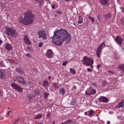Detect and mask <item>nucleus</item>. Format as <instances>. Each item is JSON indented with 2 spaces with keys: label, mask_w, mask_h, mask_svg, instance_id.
Returning <instances> with one entry per match:
<instances>
[{
  "label": "nucleus",
  "mask_w": 124,
  "mask_h": 124,
  "mask_svg": "<svg viewBox=\"0 0 124 124\" xmlns=\"http://www.w3.org/2000/svg\"><path fill=\"white\" fill-rule=\"evenodd\" d=\"M28 124H29L28 123Z\"/></svg>",
  "instance_id": "64"
},
{
  "label": "nucleus",
  "mask_w": 124,
  "mask_h": 124,
  "mask_svg": "<svg viewBox=\"0 0 124 124\" xmlns=\"http://www.w3.org/2000/svg\"><path fill=\"white\" fill-rule=\"evenodd\" d=\"M34 71H35L36 73L38 72V70H37L36 69H34Z\"/></svg>",
  "instance_id": "48"
},
{
  "label": "nucleus",
  "mask_w": 124,
  "mask_h": 124,
  "mask_svg": "<svg viewBox=\"0 0 124 124\" xmlns=\"http://www.w3.org/2000/svg\"><path fill=\"white\" fill-rule=\"evenodd\" d=\"M101 50L97 48V49L96 53V55L99 58L101 57Z\"/></svg>",
  "instance_id": "17"
},
{
  "label": "nucleus",
  "mask_w": 124,
  "mask_h": 124,
  "mask_svg": "<svg viewBox=\"0 0 124 124\" xmlns=\"http://www.w3.org/2000/svg\"><path fill=\"white\" fill-rule=\"evenodd\" d=\"M83 19L81 16H79V20L78 22V24H80L82 23Z\"/></svg>",
  "instance_id": "25"
},
{
  "label": "nucleus",
  "mask_w": 124,
  "mask_h": 124,
  "mask_svg": "<svg viewBox=\"0 0 124 124\" xmlns=\"http://www.w3.org/2000/svg\"><path fill=\"white\" fill-rule=\"evenodd\" d=\"M22 83H23L24 84H25L26 83V82L24 81V80H23V81L22 82Z\"/></svg>",
  "instance_id": "47"
},
{
  "label": "nucleus",
  "mask_w": 124,
  "mask_h": 124,
  "mask_svg": "<svg viewBox=\"0 0 124 124\" xmlns=\"http://www.w3.org/2000/svg\"><path fill=\"white\" fill-rule=\"evenodd\" d=\"M35 0L37 1H39V0Z\"/></svg>",
  "instance_id": "54"
},
{
  "label": "nucleus",
  "mask_w": 124,
  "mask_h": 124,
  "mask_svg": "<svg viewBox=\"0 0 124 124\" xmlns=\"http://www.w3.org/2000/svg\"><path fill=\"white\" fill-rule=\"evenodd\" d=\"M93 112V110H91L89 111V115L90 116L92 115Z\"/></svg>",
  "instance_id": "35"
},
{
  "label": "nucleus",
  "mask_w": 124,
  "mask_h": 124,
  "mask_svg": "<svg viewBox=\"0 0 124 124\" xmlns=\"http://www.w3.org/2000/svg\"><path fill=\"white\" fill-rule=\"evenodd\" d=\"M106 45L104 42H103L101 43L98 46V48L102 50V49L105 47Z\"/></svg>",
  "instance_id": "18"
},
{
  "label": "nucleus",
  "mask_w": 124,
  "mask_h": 124,
  "mask_svg": "<svg viewBox=\"0 0 124 124\" xmlns=\"http://www.w3.org/2000/svg\"><path fill=\"white\" fill-rule=\"evenodd\" d=\"M19 78H22L21 77L19 76Z\"/></svg>",
  "instance_id": "60"
},
{
  "label": "nucleus",
  "mask_w": 124,
  "mask_h": 124,
  "mask_svg": "<svg viewBox=\"0 0 124 124\" xmlns=\"http://www.w3.org/2000/svg\"><path fill=\"white\" fill-rule=\"evenodd\" d=\"M109 0H100V2L101 5L103 6H108L109 5Z\"/></svg>",
  "instance_id": "14"
},
{
  "label": "nucleus",
  "mask_w": 124,
  "mask_h": 124,
  "mask_svg": "<svg viewBox=\"0 0 124 124\" xmlns=\"http://www.w3.org/2000/svg\"><path fill=\"white\" fill-rule=\"evenodd\" d=\"M11 112V111L10 110L7 113V117H8L10 115V112Z\"/></svg>",
  "instance_id": "41"
},
{
  "label": "nucleus",
  "mask_w": 124,
  "mask_h": 124,
  "mask_svg": "<svg viewBox=\"0 0 124 124\" xmlns=\"http://www.w3.org/2000/svg\"><path fill=\"white\" fill-rule=\"evenodd\" d=\"M5 72L4 70L0 69V78H4L5 77Z\"/></svg>",
  "instance_id": "20"
},
{
  "label": "nucleus",
  "mask_w": 124,
  "mask_h": 124,
  "mask_svg": "<svg viewBox=\"0 0 124 124\" xmlns=\"http://www.w3.org/2000/svg\"><path fill=\"white\" fill-rule=\"evenodd\" d=\"M53 124H55V123L54 122H53Z\"/></svg>",
  "instance_id": "56"
},
{
  "label": "nucleus",
  "mask_w": 124,
  "mask_h": 124,
  "mask_svg": "<svg viewBox=\"0 0 124 124\" xmlns=\"http://www.w3.org/2000/svg\"><path fill=\"white\" fill-rule=\"evenodd\" d=\"M53 87L56 88H58L60 86L55 83H53Z\"/></svg>",
  "instance_id": "30"
},
{
  "label": "nucleus",
  "mask_w": 124,
  "mask_h": 124,
  "mask_svg": "<svg viewBox=\"0 0 124 124\" xmlns=\"http://www.w3.org/2000/svg\"><path fill=\"white\" fill-rule=\"evenodd\" d=\"M85 115H87V112H85Z\"/></svg>",
  "instance_id": "53"
},
{
  "label": "nucleus",
  "mask_w": 124,
  "mask_h": 124,
  "mask_svg": "<svg viewBox=\"0 0 124 124\" xmlns=\"http://www.w3.org/2000/svg\"><path fill=\"white\" fill-rule=\"evenodd\" d=\"M59 13H61V12L59 11Z\"/></svg>",
  "instance_id": "57"
},
{
  "label": "nucleus",
  "mask_w": 124,
  "mask_h": 124,
  "mask_svg": "<svg viewBox=\"0 0 124 124\" xmlns=\"http://www.w3.org/2000/svg\"><path fill=\"white\" fill-rule=\"evenodd\" d=\"M88 18L93 23L95 22V19L94 17H92L91 16H88Z\"/></svg>",
  "instance_id": "27"
},
{
  "label": "nucleus",
  "mask_w": 124,
  "mask_h": 124,
  "mask_svg": "<svg viewBox=\"0 0 124 124\" xmlns=\"http://www.w3.org/2000/svg\"><path fill=\"white\" fill-rule=\"evenodd\" d=\"M49 78V79H50V78Z\"/></svg>",
  "instance_id": "63"
},
{
  "label": "nucleus",
  "mask_w": 124,
  "mask_h": 124,
  "mask_svg": "<svg viewBox=\"0 0 124 124\" xmlns=\"http://www.w3.org/2000/svg\"><path fill=\"white\" fill-rule=\"evenodd\" d=\"M25 56H27V57H31V56H30V54L29 53H27V54H26Z\"/></svg>",
  "instance_id": "42"
},
{
  "label": "nucleus",
  "mask_w": 124,
  "mask_h": 124,
  "mask_svg": "<svg viewBox=\"0 0 124 124\" xmlns=\"http://www.w3.org/2000/svg\"><path fill=\"white\" fill-rule=\"evenodd\" d=\"M76 100L73 99L72 97H69L67 100L66 103L67 105H74L76 103Z\"/></svg>",
  "instance_id": "8"
},
{
  "label": "nucleus",
  "mask_w": 124,
  "mask_h": 124,
  "mask_svg": "<svg viewBox=\"0 0 124 124\" xmlns=\"http://www.w3.org/2000/svg\"><path fill=\"white\" fill-rule=\"evenodd\" d=\"M110 123V122L109 121H108L107 122V124H109Z\"/></svg>",
  "instance_id": "51"
},
{
  "label": "nucleus",
  "mask_w": 124,
  "mask_h": 124,
  "mask_svg": "<svg viewBox=\"0 0 124 124\" xmlns=\"http://www.w3.org/2000/svg\"><path fill=\"white\" fill-rule=\"evenodd\" d=\"M98 99L100 102H103L107 103L108 101V100L107 98L103 96L100 97Z\"/></svg>",
  "instance_id": "13"
},
{
  "label": "nucleus",
  "mask_w": 124,
  "mask_h": 124,
  "mask_svg": "<svg viewBox=\"0 0 124 124\" xmlns=\"http://www.w3.org/2000/svg\"><path fill=\"white\" fill-rule=\"evenodd\" d=\"M118 68L122 72H124V64H122L120 65Z\"/></svg>",
  "instance_id": "22"
},
{
  "label": "nucleus",
  "mask_w": 124,
  "mask_h": 124,
  "mask_svg": "<svg viewBox=\"0 0 124 124\" xmlns=\"http://www.w3.org/2000/svg\"><path fill=\"white\" fill-rule=\"evenodd\" d=\"M20 69H17L16 70V71L17 72H18L19 73H20L21 72H20Z\"/></svg>",
  "instance_id": "45"
},
{
  "label": "nucleus",
  "mask_w": 124,
  "mask_h": 124,
  "mask_svg": "<svg viewBox=\"0 0 124 124\" xmlns=\"http://www.w3.org/2000/svg\"><path fill=\"white\" fill-rule=\"evenodd\" d=\"M28 98H29V100H31L32 99V96L30 95H28Z\"/></svg>",
  "instance_id": "38"
},
{
  "label": "nucleus",
  "mask_w": 124,
  "mask_h": 124,
  "mask_svg": "<svg viewBox=\"0 0 124 124\" xmlns=\"http://www.w3.org/2000/svg\"><path fill=\"white\" fill-rule=\"evenodd\" d=\"M53 53L51 49H48L45 54V56L47 57L52 58L53 57Z\"/></svg>",
  "instance_id": "12"
},
{
  "label": "nucleus",
  "mask_w": 124,
  "mask_h": 124,
  "mask_svg": "<svg viewBox=\"0 0 124 124\" xmlns=\"http://www.w3.org/2000/svg\"><path fill=\"white\" fill-rule=\"evenodd\" d=\"M122 11L123 12H124V8L122 10Z\"/></svg>",
  "instance_id": "50"
},
{
  "label": "nucleus",
  "mask_w": 124,
  "mask_h": 124,
  "mask_svg": "<svg viewBox=\"0 0 124 124\" xmlns=\"http://www.w3.org/2000/svg\"><path fill=\"white\" fill-rule=\"evenodd\" d=\"M20 119L19 118H18V119H16L15 121L14 122L13 124H14L15 123H17V122H18L19 120Z\"/></svg>",
  "instance_id": "40"
},
{
  "label": "nucleus",
  "mask_w": 124,
  "mask_h": 124,
  "mask_svg": "<svg viewBox=\"0 0 124 124\" xmlns=\"http://www.w3.org/2000/svg\"><path fill=\"white\" fill-rule=\"evenodd\" d=\"M24 42L26 45H29L31 44V42L29 40V39L27 36H24Z\"/></svg>",
  "instance_id": "15"
},
{
  "label": "nucleus",
  "mask_w": 124,
  "mask_h": 124,
  "mask_svg": "<svg viewBox=\"0 0 124 124\" xmlns=\"http://www.w3.org/2000/svg\"><path fill=\"white\" fill-rule=\"evenodd\" d=\"M11 86L15 90H16L20 92L22 91L23 89L22 88L17 84L13 83H12Z\"/></svg>",
  "instance_id": "11"
},
{
  "label": "nucleus",
  "mask_w": 124,
  "mask_h": 124,
  "mask_svg": "<svg viewBox=\"0 0 124 124\" xmlns=\"http://www.w3.org/2000/svg\"><path fill=\"white\" fill-rule=\"evenodd\" d=\"M39 38H42L43 39H46L47 38V35L46 32L44 30H40L38 32Z\"/></svg>",
  "instance_id": "7"
},
{
  "label": "nucleus",
  "mask_w": 124,
  "mask_h": 124,
  "mask_svg": "<svg viewBox=\"0 0 124 124\" xmlns=\"http://www.w3.org/2000/svg\"><path fill=\"white\" fill-rule=\"evenodd\" d=\"M83 64L86 66L92 65L93 63V59L87 58L86 56L84 57Z\"/></svg>",
  "instance_id": "6"
},
{
  "label": "nucleus",
  "mask_w": 124,
  "mask_h": 124,
  "mask_svg": "<svg viewBox=\"0 0 124 124\" xmlns=\"http://www.w3.org/2000/svg\"><path fill=\"white\" fill-rule=\"evenodd\" d=\"M68 63V61H65L63 62L62 63V65L63 66H65V65H66Z\"/></svg>",
  "instance_id": "36"
},
{
  "label": "nucleus",
  "mask_w": 124,
  "mask_h": 124,
  "mask_svg": "<svg viewBox=\"0 0 124 124\" xmlns=\"http://www.w3.org/2000/svg\"><path fill=\"white\" fill-rule=\"evenodd\" d=\"M49 78H51V77H50V76H49Z\"/></svg>",
  "instance_id": "62"
},
{
  "label": "nucleus",
  "mask_w": 124,
  "mask_h": 124,
  "mask_svg": "<svg viewBox=\"0 0 124 124\" xmlns=\"http://www.w3.org/2000/svg\"><path fill=\"white\" fill-rule=\"evenodd\" d=\"M5 47L6 49L8 50H11L12 48V46L9 43H6Z\"/></svg>",
  "instance_id": "23"
},
{
  "label": "nucleus",
  "mask_w": 124,
  "mask_h": 124,
  "mask_svg": "<svg viewBox=\"0 0 124 124\" xmlns=\"http://www.w3.org/2000/svg\"><path fill=\"white\" fill-rule=\"evenodd\" d=\"M65 89L63 88H62L60 89L59 90V93L60 94L63 95L65 93Z\"/></svg>",
  "instance_id": "19"
},
{
  "label": "nucleus",
  "mask_w": 124,
  "mask_h": 124,
  "mask_svg": "<svg viewBox=\"0 0 124 124\" xmlns=\"http://www.w3.org/2000/svg\"><path fill=\"white\" fill-rule=\"evenodd\" d=\"M25 15L23 19L20 20V22L23 24L28 25L32 23L34 19V16L31 12L27 11L24 13Z\"/></svg>",
  "instance_id": "2"
},
{
  "label": "nucleus",
  "mask_w": 124,
  "mask_h": 124,
  "mask_svg": "<svg viewBox=\"0 0 124 124\" xmlns=\"http://www.w3.org/2000/svg\"><path fill=\"white\" fill-rule=\"evenodd\" d=\"M107 85V82L106 81L104 80L103 81L102 83V86H106Z\"/></svg>",
  "instance_id": "31"
},
{
  "label": "nucleus",
  "mask_w": 124,
  "mask_h": 124,
  "mask_svg": "<svg viewBox=\"0 0 124 124\" xmlns=\"http://www.w3.org/2000/svg\"><path fill=\"white\" fill-rule=\"evenodd\" d=\"M48 84V83L46 81H44L43 83V85L45 87Z\"/></svg>",
  "instance_id": "29"
},
{
  "label": "nucleus",
  "mask_w": 124,
  "mask_h": 124,
  "mask_svg": "<svg viewBox=\"0 0 124 124\" xmlns=\"http://www.w3.org/2000/svg\"><path fill=\"white\" fill-rule=\"evenodd\" d=\"M105 16L106 18V19L107 18L108 19H110L111 16V15L109 13H108L107 14H106L105 15Z\"/></svg>",
  "instance_id": "26"
},
{
  "label": "nucleus",
  "mask_w": 124,
  "mask_h": 124,
  "mask_svg": "<svg viewBox=\"0 0 124 124\" xmlns=\"http://www.w3.org/2000/svg\"><path fill=\"white\" fill-rule=\"evenodd\" d=\"M91 68H93V66L92 65H91Z\"/></svg>",
  "instance_id": "55"
},
{
  "label": "nucleus",
  "mask_w": 124,
  "mask_h": 124,
  "mask_svg": "<svg viewBox=\"0 0 124 124\" xmlns=\"http://www.w3.org/2000/svg\"><path fill=\"white\" fill-rule=\"evenodd\" d=\"M39 124H43L42 123H39Z\"/></svg>",
  "instance_id": "58"
},
{
  "label": "nucleus",
  "mask_w": 124,
  "mask_h": 124,
  "mask_svg": "<svg viewBox=\"0 0 124 124\" xmlns=\"http://www.w3.org/2000/svg\"><path fill=\"white\" fill-rule=\"evenodd\" d=\"M13 80L14 81H15V79H13Z\"/></svg>",
  "instance_id": "59"
},
{
  "label": "nucleus",
  "mask_w": 124,
  "mask_h": 124,
  "mask_svg": "<svg viewBox=\"0 0 124 124\" xmlns=\"http://www.w3.org/2000/svg\"><path fill=\"white\" fill-rule=\"evenodd\" d=\"M71 120L70 119L68 120L65 122L62 123V124H69V123L71 122Z\"/></svg>",
  "instance_id": "28"
},
{
  "label": "nucleus",
  "mask_w": 124,
  "mask_h": 124,
  "mask_svg": "<svg viewBox=\"0 0 124 124\" xmlns=\"http://www.w3.org/2000/svg\"><path fill=\"white\" fill-rule=\"evenodd\" d=\"M2 42V41L1 40H0V46L1 45V43Z\"/></svg>",
  "instance_id": "52"
},
{
  "label": "nucleus",
  "mask_w": 124,
  "mask_h": 124,
  "mask_svg": "<svg viewBox=\"0 0 124 124\" xmlns=\"http://www.w3.org/2000/svg\"><path fill=\"white\" fill-rule=\"evenodd\" d=\"M39 3L40 4V6L41 7V5L43 3V1L42 0H39Z\"/></svg>",
  "instance_id": "37"
},
{
  "label": "nucleus",
  "mask_w": 124,
  "mask_h": 124,
  "mask_svg": "<svg viewBox=\"0 0 124 124\" xmlns=\"http://www.w3.org/2000/svg\"><path fill=\"white\" fill-rule=\"evenodd\" d=\"M21 71H22V72H23V70H22Z\"/></svg>",
  "instance_id": "61"
},
{
  "label": "nucleus",
  "mask_w": 124,
  "mask_h": 124,
  "mask_svg": "<svg viewBox=\"0 0 124 124\" xmlns=\"http://www.w3.org/2000/svg\"><path fill=\"white\" fill-rule=\"evenodd\" d=\"M101 65L100 64H99L98 65V66H97V67L98 68H99V67L101 66Z\"/></svg>",
  "instance_id": "46"
},
{
  "label": "nucleus",
  "mask_w": 124,
  "mask_h": 124,
  "mask_svg": "<svg viewBox=\"0 0 124 124\" xmlns=\"http://www.w3.org/2000/svg\"><path fill=\"white\" fill-rule=\"evenodd\" d=\"M114 40L116 43L120 45L122 44V42L124 40L119 35L117 36L114 39Z\"/></svg>",
  "instance_id": "10"
},
{
  "label": "nucleus",
  "mask_w": 124,
  "mask_h": 124,
  "mask_svg": "<svg viewBox=\"0 0 124 124\" xmlns=\"http://www.w3.org/2000/svg\"><path fill=\"white\" fill-rule=\"evenodd\" d=\"M92 69H91L89 68H88L87 69V70L88 71H92Z\"/></svg>",
  "instance_id": "43"
},
{
  "label": "nucleus",
  "mask_w": 124,
  "mask_h": 124,
  "mask_svg": "<svg viewBox=\"0 0 124 124\" xmlns=\"http://www.w3.org/2000/svg\"><path fill=\"white\" fill-rule=\"evenodd\" d=\"M70 71L72 73L75 74L76 73V71L74 69L71 68L70 69Z\"/></svg>",
  "instance_id": "32"
},
{
  "label": "nucleus",
  "mask_w": 124,
  "mask_h": 124,
  "mask_svg": "<svg viewBox=\"0 0 124 124\" xmlns=\"http://www.w3.org/2000/svg\"><path fill=\"white\" fill-rule=\"evenodd\" d=\"M117 107L118 108V109L121 107L123 108L124 106V101L123 100H122L121 101L118 103V105H116Z\"/></svg>",
  "instance_id": "16"
},
{
  "label": "nucleus",
  "mask_w": 124,
  "mask_h": 124,
  "mask_svg": "<svg viewBox=\"0 0 124 124\" xmlns=\"http://www.w3.org/2000/svg\"><path fill=\"white\" fill-rule=\"evenodd\" d=\"M79 85L78 84H76V85H74L72 89H74V91L76 92L78 90H79Z\"/></svg>",
  "instance_id": "21"
},
{
  "label": "nucleus",
  "mask_w": 124,
  "mask_h": 124,
  "mask_svg": "<svg viewBox=\"0 0 124 124\" xmlns=\"http://www.w3.org/2000/svg\"><path fill=\"white\" fill-rule=\"evenodd\" d=\"M5 32L8 36H11L14 38H15L18 35L15 29L13 27L7 28L6 29Z\"/></svg>",
  "instance_id": "3"
},
{
  "label": "nucleus",
  "mask_w": 124,
  "mask_h": 124,
  "mask_svg": "<svg viewBox=\"0 0 124 124\" xmlns=\"http://www.w3.org/2000/svg\"><path fill=\"white\" fill-rule=\"evenodd\" d=\"M95 90L92 87L90 88L87 89L85 92V93L88 95H91L93 94L96 93Z\"/></svg>",
  "instance_id": "9"
},
{
  "label": "nucleus",
  "mask_w": 124,
  "mask_h": 124,
  "mask_svg": "<svg viewBox=\"0 0 124 124\" xmlns=\"http://www.w3.org/2000/svg\"><path fill=\"white\" fill-rule=\"evenodd\" d=\"M50 114L49 113H48L47 114V117H49L50 116Z\"/></svg>",
  "instance_id": "49"
},
{
  "label": "nucleus",
  "mask_w": 124,
  "mask_h": 124,
  "mask_svg": "<svg viewBox=\"0 0 124 124\" xmlns=\"http://www.w3.org/2000/svg\"><path fill=\"white\" fill-rule=\"evenodd\" d=\"M52 8L54 9H55V5H53L52 6Z\"/></svg>",
  "instance_id": "44"
},
{
  "label": "nucleus",
  "mask_w": 124,
  "mask_h": 124,
  "mask_svg": "<svg viewBox=\"0 0 124 124\" xmlns=\"http://www.w3.org/2000/svg\"><path fill=\"white\" fill-rule=\"evenodd\" d=\"M42 117V115L41 114H38L37 115L36 117L34 118L35 119L40 118Z\"/></svg>",
  "instance_id": "33"
},
{
  "label": "nucleus",
  "mask_w": 124,
  "mask_h": 124,
  "mask_svg": "<svg viewBox=\"0 0 124 124\" xmlns=\"http://www.w3.org/2000/svg\"><path fill=\"white\" fill-rule=\"evenodd\" d=\"M5 32L8 36H11L14 38H15L18 35L15 29L13 27L7 28L6 29Z\"/></svg>",
  "instance_id": "5"
},
{
  "label": "nucleus",
  "mask_w": 124,
  "mask_h": 124,
  "mask_svg": "<svg viewBox=\"0 0 124 124\" xmlns=\"http://www.w3.org/2000/svg\"><path fill=\"white\" fill-rule=\"evenodd\" d=\"M54 35L52 39L53 43L55 45L59 46L66 40L67 41H70L71 37L67 30L61 29L55 30L54 32Z\"/></svg>",
  "instance_id": "1"
},
{
  "label": "nucleus",
  "mask_w": 124,
  "mask_h": 124,
  "mask_svg": "<svg viewBox=\"0 0 124 124\" xmlns=\"http://www.w3.org/2000/svg\"><path fill=\"white\" fill-rule=\"evenodd\" d=\"M43 44V43L42 42L39 43L38 45V46L39 47H41Z\"/></svg>",
  "instance_id": "39"
},
{
  "label": "nucleus",
  "mask_w": 124,
  "mask_h": 124,
  "mask_svg": "<svg viewBox=\"0 0 124 124\" xmlns=\"http://www.w3.org/2000/svg\"><path fill=\"white\" fill-rule=\"evenodd\" d=\"M5 32L8 36H11L14 38H15L18 35L15 29L13 27L7 28L6 29Z\"/></svg>",
  "instance_id": "4"
},
{
  "label": "nucleus",
  "mask_w": 124,
  "mask_h": 124,
  "mask_svg": "<svg viewBox=\"0 0 124 124\" xmlns=\"http://www.w3.org/2000/svg\"><path fill=\"white\" fill-rule=\"evenodd\" d=\"M44 97L45 99H46L49 95V94L47 93H44Z\"/></svg>",
  "instance_id": "34"
},
{
  "label": "nucleus",
  "mask_w": 124,
  "mask_h": 124,
  "mask_svg": "<svg viewBox=\"0 0 124 124\" xmlns=\"http://www.w3.org/2000/svg\"><path fill=\"white\" fill-rule=\"evenodd\" d=\"M16 78L17 81L18 83H22L23 81V78Z\"/></svg>",
  "instance_id": "24"
}]
</instances>
